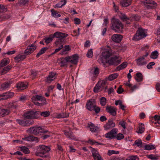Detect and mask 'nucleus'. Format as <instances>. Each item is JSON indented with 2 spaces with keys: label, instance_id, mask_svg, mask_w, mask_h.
Returning a JSON list of instances; mask_svg holds the SVG:
<instances>
[{
  "label": "nucleus",
  "instance_id": "f257e3e1",
  "mask_svg": "<svg viewBox=\"0 0 160 160\" xmlns=\"http://www.w3.org/2000/svg\"><path fill=\"white\" fill-rule=\"evenodd\" d=\"M112 29L116 32H119L123 28V25L121 22L118 19L113 18L111 20Z\"/></svg>",
  "mask_w": 160,
  "mask_h": 160
},
{
  "label": "nucleus",
  "instance_id": "f03ea898",
  "mask_svg": "<svg viewBox=\"0 0 160 160\" xmlns=\"http://www.w3.org/2000/svg\"><path fill=\"white\" fill-rule=\"evenodd\" d=\"M147 35V32L145 29L139 28L136 34L133 36L132 39L135 41H138L146 37Z\"/></svg>",
  "mask_w": 160,
  "mask_h": 160
},
{
  "label": "nucleus",
  "instance_id": "7ed1b4c3",
  "mask_svg": "<svg viewBox=\"0 0 160 160\" xmlns=\"http://www.w3.org/2000/svg\"><path fill=\"white\" fill-rule=\"evenodd\" d=\"M32 99L33 102L36 105L42 106L46 104V99L42 96L36 95L33 96Z\"/></svg>",
  "mask_w": 160,
  "mask_h": 160
},
{
  "label": "nucleus",
  "instance_id": "20e7f679",
  "mask_svg": "<svg viewBox=\"0 0 160 160\" xmlns=\"http://www.w3.org/2000/svg\"><path fill=\"white\" fill-rule=\"evenodd\" d=\"M48 131L45 130L41 127H34L29 128L27 130L28 132L35 135H38L39 133H46Z\"/></svg>",
  "mask_w": 160,
  "mask_h": 160
},
{
  "label": "nucleus",
  "instance_id": "39448f33",
  "mask_svg": "<svg viewBox=\"0 0 160 160\" xmlns=\"http://www.w3.org/2000/svg\"><path fill=\"white\" fill-rule=\"evenodd\" d=\"M38 149V151L36 152L35 155L41 157H43V155L48 152L50 149L49 147L43 145H40Z\"/></svg>",
  "mask_w": 160,
  "mask_h": 160
},
{
  "label": "nucleus",
  "instance_id": "423d86ee",
  "mask_svg": "<svg viewBox=\"0 0 160 160\" xmlns=\"http://www.w3.org/2000/svg\"><path fill=\"white\" fill-rule=\"evenodd\" d=\"M54 38H60L59 40L57 41L55 43L58 46L63 41V39L68 36L67 33L61 32H57L52 34Z\"/></svg>",
  "mask_w": 160,
  "mask_h": 160
},
{
  "label": "nucleus",
  "instance_id": "0eeeda50",
  "mask_svg": "<svg viewBox=\"0 0 160 160\" xmlns=\"http://www.w3.org/2000/svg\"><path fill=\"white\" fill-rule=\"evenodd\" d=\"M38 112L28 111L23 114V116L25 118L30 119H37L38 117Z\"/></svg>",
  "mask_w": 160,
  "mask_h": 160
},
{
  "label": "nucleus",
  "instance_id": "6e6552de",
  "mask_svg": "<svg viewBox=\"0 0 160 160\" xmlns=\"http://www.w3.org/2000/svg\"><path fill=\"white\" fill-rule=\"evenodd\" d=\"M121 62V60L119 59V57L115 56L111 57L109 60L105 61V62L108 63L110 65L117 66Z\"/></svg>",
  "mask_w": 160,
  "mask_h": 160
},
{
  "label": "nucleus",
  "instance_id": "1a4fd4ad",
  "mask_svg": "<svg viewBox=\"0 0 160 160\" xmlns=\"http://www.w3.org/2000/svg\"><path fill=\"white\" fill-rule=\"evenodd\" d=\"M148 55V53L147 52L145 55L139 57L135 60L138 66H141L146 64L147 62L145 61V58Z\"/></svg>",
  "mask_w": 160,
  "mask_h": 160
},
{
  "label": "nucleus",
  "instance_id": "9d476101",
  "mask_svg": "<svg viewBox=\"0 0 160 160\" xmlns=\"http://www.w3.org/2000/svg\"><path fill=\"white\" fill-rule=\"evenodd\" d=\"M145 7L148 9H152L156 8L157 7V4L153 1L146 0L143 1Z\"/></svg>",
  "mask_w": 160,
  "mask_h": 160
},
{
  "label": "nucleus",
  "instance_id": "9b49d317",
  "mask_svg": "<svg viewBox=\"0 0 160 160\" xmlns=\"http://www.w3.org/2000/svg\"><path fill=\"white\" fill-rule=\"evenodd\" d=\"M96 105V102L94 99H91L87 101L86 106L87 108L89 111L93 110Z\"/></svg>",
  "mask_w": 160,
  "mask_h": 160
},
{
  "label": "nucleus",
  "instance_id": "f8f14e48",
  "mask_svg": "<svg viewBox=\"0 0 160 160\" xmlns=\"http://www.w3.org/2000/svg\"><path fill=\"white\" fill-rule=\"evenodd\" d=\"M57 75V74L55 72H50L47 78L46 82L48 83H51L56 78Z\"/></svg>",
  "mask_w": 160,
  "mask_h": 160
},
{
  "label": "nucleus",
  "instance_id": "ddd939ff",
  "mask_svg": "<svg viewBox=\"0 0 160 160\" xmlns=\"http://www.w3.org/2000/svg\"><path fill=\"white\" fill-rule=\"evenodd\" d=\"M118 15L119 18L127 24H130L131 22V20L127 18L123 13L119 12H118Z\"/></svg>",
  "mask_w": 160,
  "mask_h": 160
},
{
  "label": "nucleus",
  "instance_id": "4468645a",
  "mask_svg": "<svg viewBox=\"0 0 160 160\" xmlns=\"http://www.w3.org/2000/svg\"><path fill=\"white\" fill-rule=\"evenodd\" d=\"M68 61L73 64H77L78 59V56L77 54H75L71 56L67 57Z\"/></svg>",
  "mask_w": 160,
  "mask_h": 160
},
{
  "label": "nucleus",
  "instance_id": "2eb2a0df",
  "mask_svg": "<svg viewBox=\"0 0 160 160\" xmlns=\"http://www.w3.org/2000/svg\"><path fill=\"white\" fill-rule=\"evenodd\" d=\"M37 47L36 45H34L33 44L31 45L28 46L27 47V49L24 51V53L26 55H28L31 54L36 49Z\"/></svg>",
  "mask_w": 160,
  "mask_h": 160
},
{
  "label": "nucleus",
  "instance_id": "dca6fc26",
  "mask_svg": "<svg viewBox=\"0 0 160 160\" xmlns=\"http://www.w3.org/2000/svg\"><path fill=\"white\" fill-rule=\"evenodd\" d=\"M12 83L13 82L12 81H9L2 84L0 85V91L9 88Z\"/></svg>",
  "mask_w": 160,
  "mask_h": 160
},
{
  "label": "nucleus",
  "instance_id": "f3484780",
  "mask_svg": "<svg viewBox=\"0 0 160 160\" xmlns=\"http://www.w3.org/2000/svg\"><path fill=\"white\" fill-rule=\"evenodd\" d=\"M106 111L113 116L116 115V110L114 107L111 106H107L106 108Z\"/></svg>",
  "mask_w": 160,
  "mask_h": 160
},
{
  "label": "nucleus",
  "instance_id": "a211bd4d",
  "mask_svg": "<svg viewBox=\"0 0 160 160\" xmlns=\"http://www.w3.org/2000/svg\"><path fill=\"white\" fill-rule=\"evenodd\" d=\"M115 126V124L113 121L109 120L108 122L104 125V128L105 130H108L114 127Z\"/></svg>",
  "mask_w": 160,
  "mask_h": 160
},
{
  "label": "nucleus",
  "instance_id": "6ab92c4d",
  "mask_svg": "<svg viewBox=\"0 0 160 160\" xmlns=\"http://www.w3.org/2000/svg\"><path fill=\"white\" fill-rule=\"evenodd\" d=\"M122 36L118 34H114L112 37V40L117 43L120 42L122 40Z\"/></svg>",
  "mask_w": 160,
  "mask_h": 160
},
{
  "label": "nucleus",
  "instance_id": "aec40b11",
  "mask_svg": "<svg viewBox=\"0 0 160 160\" xmlns=\"http://www.w3.org/2000/svg\"><path fill=\"white\" fill-rule=\"evenodd\" d=\"M92 153L94 160H100V155L97 150L93 149L92 150Z\"/></svg>",
  "mask_w": 160,
  "mask_h": 160
},
{
  "label": "nucleus",
  "instance_id": "412c9836",
  "mask_svg": "<svg viewBox=\"0 0 160 160\" xmlns=\"http://www.w3.org/2000/svg\"><path fill=\"white\" fill-rule=\"evenodd\" d=\"M107 85L106 79L102 80L101 82V91L106 92L108 89Z\"/></svg>",
  "mask_w": 160,
  "mask_h": 160
},
{
  "label": "nucleus",
  "instance_id": "4be33fe9",
  "mask_svg": "<svg viewBox=\"0 0 160 160\" xmlns=\"http://www.w3.org/2000/svg\"><path fill=\"white\" fill-rule=\"evenodd\" d=\"M12 68L11 65H8L3 68H0V74L3 75L6 73L10 71Z\"/></svg>",
  "mask_w": 160,
  "mask_h": 160
},
{
  "label": "nucleus",
  "instance_id": "5701e85b",
  "mask_svg": "<svg viewBox=\"0 0 160 160\" xmlns=\"http://www.w3.org/2000/svg\"><path fill=\"white\" fill-rule=\"evenodd\" d=\"M14 94L12 92H8L3 93V98H2V99H7L11 98L13 97Z\"/></svg>",
  "mask_w": 160,
  "mask_h": 160
},
{
  "label": "nucleus",
  "instance_id": "b1692460",
  "mask_svg": "<svg viewBox=\"0 0 160 160\" xmlns=\"http://www.w3.org/2000/svg\"><path fill=\"white\" fill-rule=\"evenodd\" d=\"M22 139L23 140L29 141H35L38 142V138L37 137H35L32 135L23 138Z\"/></svg>",
  "mask_w": 160,
  "mask_h": 160
},
{
  "label": "nucleus",
  "instance_id": "393cba45",
  "mask_svg": "<svg viewBox=\"0 0 160 160\" xmlns=\"http://www.w3.org/2000/svg\"><path fill=\"white\" fill-rule=\"evenodd\" d=\"M132 1V0H121L120 3L123 7H126L131 4Z\"/></svg>",
  "mask_w": 160,
  "mask_h": 160
},
{
  "label": "nucleus",
  "instance_id": "a878e982",
  "mask_svg": "<svg viewBox=\"0 0 160 160\" xmlns=\"http://www.w3.org/2000/svg\"><path fill=\"white\" fill-rule=\"evenodd\" d=\"M10 111L8 109H4L0 107V118L8 115Z\"/></svg>",
  "mask_w": 160,
  "mask_h": 160
},
{
  "label": "nucleus",
  "instance_id": "bb28decb",
  "mask_svg": "<svg viewBox=\"0 0 160 160\" xmlns=\"http://www.w3.org/2000/svg\"><path fill=\"white\" fill-rule=\"evenodd\" d=\"M124 84L126 86L128 87L130 89L131 92H133L135 89L138 88L137 85H135L133 86L130 83H129L128 82L124 83Z\"/></svg>",
  "mask_w": 160,
  "mask_h": 160
},
{
  "label": "nucleus",
  "instance_id": "cd10ccee",
  "mask_svg": "<svg viewBox=\"0 0 160 160\" xmlns=\"http://www.w3.org/2000/svg\"><path fill=\"white\" fill-rule=\"evenodd\" d=\"M128 65L127 62H123L121 64L118 66L115 69L116 71H119L125 68Z\"/></svg>",
  "mask_w": 160,
  "mask_h": 160
},
{
  "label": "nucleus",
  "instance_id": "c85d7f7f",
  "mask_svg": "<svg viewBox=\"0 0 160 160\" xmlns=\"http://www.w3.org/2000/svg\"><path fill=\"white\" fill-rule=\"evenodd\" d=\"M26 58V55H24L19 54L14 58V59L16 62L23 60Z\"/></svg>",
  "mask_w": 160,
  "mask_h": 160
},
{
  "label": "nucleus",
  "instance_id": "c756f323",
  "mask_svg": "<svg viewBox=\"0 0 160 160\" xmlns=\"http://www.w3.org/2000/svg\"><path fill=\"white\" fill-rule=\"evenodd\" d=\"M111 51H106L102 52V56L105 59L108 58L112 54Z\"/></svg>",
  "mask_w": 160,
  "mask_h": 160
},
{
  "label": "nucleus",
  "instance_id": "7c9ffc66",
  "mask_svg": "<svg viewBox=\"0 0 160 160\" xmlns=\"http://www.w3.org/2000/svg\"><path fill=\"white\" fill-rule=\"evenodd\" d=\"M67 57H66L65 58H62L59 60V63L61 64L60 66L61 67H64L67 65V62H68V60H67Z\"/></svg>",
  "mask_w": 160,
  "mask_h": 160
},
{
  "label": "nucleus",
  "instance_id": "2f4dec72",
  "mask_svg": "<svg viewBox=\"0 0 160 160\" xmlns=\"http://www.w3.org/2000/svg\"><path fill=\"white\" fill-rule=\"evenodd\" d=\"M64 134L67 138L71 139H75V137L72 132H68L66 130H64Z\"/></svg>",
  "mask_w": 160,
  "mask_h": 160
},
{
  "label": "nucleus",
  "instance_id": "473e14b6",
  "mask_svg": "<svg viewBox=\"0 0 160 160\" xmlns=\"http://www.w3.org/2000/svg\"><path fill=\"white\" fill-rule=\"evenodd\" d=\"M9 62V59L8 58H4L0 62V67H4L8 64Z\"/></svg>",
  "mask_w": 160,
  "mask_h": 160
},
{
  "label": "nucleus",
  "instance_id": "72a5a7b5",
  "mask_svg": "<svg viewBox=\"0 0 160 160\" xmlns=\"http://www.w3.org/2000/svg\"><path fill=\"white\" fill-rule=\"evenodd\" d=\"M17 87L19 89L23 90L26 88L27 87L23 82H20L17 84Z\"/></svg>",
  "mask_w": 160,
  "mask_h": 160
},
{
  "label": "nucleus",
  "instance_id": "f704fd0d",
  "mask_svg": "<svg viewBox=\"0 0 160 160\" xmlns=\"http://www.w3.org/2000/svg\"><path fill=\"white\" fill-rule=\"evenodd\" d=\"M66 2L67 0H62L58 3L56 4L54 7L61 8L65 5Z\"/></svg>",
  "mask_w": 160,
  "mask_h": 160
},
{
  "label": "nucleus",
  "instance_id": "c9c22d12",
  "mask_svg": "<svg viewBox=\"0 0 160 160\" xmlns=\"http://www.w3.org/2000/svg\"><path fill=\"white\" fill-rule=\"evenodd\" d=\"M18 105L17 102H10L8 104V107L9 108L16 109L18 106Z\"/></svg>",
  "mask_w": 160,
  "mask_h": 160
},
{
  "label": "nucleus",
  "instance_id": "e433bc0d",
  "mask_svg": "<svg viewBox=\"0 0 160 160\" xmlns=\"http://www.w3.org/2000/svg\"><path fill=\"white\" fill-rule=\"evenodd\" d=\"M38 115H40L41 116L44 117H47L49 116L50 114V112L49 111H46L44 112H40L38 111Z\"/></svg>",
  "mask_w": 160,
  "mask_h": 160
},
{
  "label": "nucleus",
  "instance_id": "4c0bfd02",
  "mask_svg": "<svg viewBox=\"0 0 160 160\" xmlns=\"http://www.w3.org/2000/svg\"><path fill=\"white\" fill-rule=\"evenodd\" d=\"M54 38L52 34H51L48 37H45L44 38L45 40V42L47 44H48L50 43L52 40Z\"/></svg>",
  "mask_w": 160,
  "mask_h": 160
},
{
  "label": "nucleus",
  "instance_id": "58836bf2",
  "mask_svg": "<svg viewBox=\"0 0 160 160\" xmlns=\"http://www.w3.org/2000/svg\"><path fill=\"white\" fill-rule=\"evenodd\" d=\"M90 130L92 132H97L99 128L95 126L92 123H91L89 126Z\"/></svg>",
  "mask_w": 160,
  "mask_h": 160
},
{
  "label": "nucleus",
  "instance_id": "ea45409f",
  "mask_svg": "<svg viewBox=\"0 0 160 160\" xmlns=\"http://www.w3.org/2000/svg\"><path fill=\"white\" fill-rule=\"evenodd\" d=\"M136 80L138 82H141L142 80L143 77L142 74L140 72H138L136 74Z\"/></svg>",
  "mask_w": 160,
  "mask_h": 160
},
{
  "label": "nucleus",
  "instance_id": "a19ab883",
  "mask_svg": "<svg viewBox=\"0 0 160 160\" xmlns=\"http://www.w3.org/2000/svg\"><path fill=\"white\" fill-rule=\"evenodd\" d=\"M158 56V53L157 51H154L152 52L150 56V57L153 59H157Z\"/></svg>",
  "mask_w": 160,
  "mask_h": 160
},
{
  "label": "nucleus",
  "instance_id": "79ce46f5",
  "mask_svg": "<svg viewBox=\"0 0 160 160\" xmlns=\"http://www.w3.org/2000/svg\"><path fill=\"white\" fill-rule=\"evenodd\" d=\"M48 48L47 47H44L42 48L40 51L37 53L36 55L37 58L39 57L42 54H43L45 52V51L48 50Z\"/></svg>",
  "mask_w": 160,
  "mask_h": 160
},
{
  "label": "nucleus",
  "instance_id": "37998d69",
  "mask_svg": "<svg viewBox=\"0 0 160 160\" xmlns=\"http://www.w3.org/2000/svg\"><path fill=\"white\" fill-rule=\"evenodd\" d=\"M90 72L91 73L95 75H97L99 74V69L97 68H92Z\"/></svg>",
  "mask_w": 160,
  "mask_h": 160
},
{
  "label": "nucleus",
  "instance_id": "c03bdc74",
  "mask_svg": "<svg viewBox=\"0 0 160 160\" xmlns=\"http://www.w3.org/2000/svg\"><path fill=\"white\" fill-rule=\"evenodd\" d=\"M144 124L143 123H142L139 126L137 132L138 133H142L144 132Z\"/></svg>",
  "mask_w": 160,
  "mask_h": 160
},
{
  "label": "nucleus",
  "instance_id": "a18cd8bd",
  "mask_svg": "<svg viewBox=\"0 0 160 160\" xmlns=\"http://www.w3.org/2000/svg\"><path fill=\"white\" fill-rule=\"evenodd\" d=\"M20 148V150L25 154H28L30 153V151L29 149L25 146L21 147Z\"/></svg>",
  "mask_w": 160,
  "mask_h": 160
},
{
  "label": "nucleus",
  "instance_id": "49530a36",
  "mask_svg": "<svg viewBox=\"0 0 160 160\" xmlns=\"http://www.w3.org/2000/svg\"><path fill=\"white\" fill-rule=\"evenodd\" d=\"M118 73H114L110 75L108 77V79L110 81L118 77Z\"/></svg>",
  "mask_w": 160,
  "mask_h": 160
},
{
  "label": "nucleus",
  "instance_id": "de8ad7c7",
  "mask_svg": "<svg viewBox=\"0 0 160 160\" xmlns=\"http://www.w3.org/2000/svg\"><path fill=\"white\" fill-rule=\"evenodd\" d=\"M145 149L147 150H150L154 149L155 148L154 145H153L148 144L145 146Z\"/></svg>",
  "mask_w": 160,
  "mask_h": 160
},
{
  "label": "nucleus",
  "instance_id": "09e8293b",
  "mask_svg": "<svg viewBox=\"0 0 160 160\" xmlns=\"http://www.w3.org/2000/svg\"><path fill=\"white\" fill-rule=\"evenodd\" d=\"M51 12L52 13V15L53 17L55 18H58L61 16V15L58 14L56 11L54 10L53 9L51 10Z\"/></svg>",
  "mask_w": 160,
  "mask_h": 160
},
{
  "label": "nucleus",
  "instance_id": "8fccbe9b",
  "mask_svg": "<svg viewBox=\"0 0 160 160\" xmlns=\"http://www.w3.org/2000/svg\"><path fill=\"white\" fill-rule=\"evenodd\" d=\"M142 141L140 139H138L136 140L134 143L133 144V145H136L139 147H141L142 146Z\"/></svg>",
  "mask_w": 160,
  "mask_h": 160
},
{
  "label": "nucleus",
  "instance_id": "3c124183",
  "mask_svg": "<svg viewBox=\"0 0 160 160\" xmlns=\"http://www.w3.org/2000/svg\"><path fill=\"white\" fill-rule=\"evenodd\" d=\"M100 88V84L99 83V81L94 88L93 89V92L95 93L98 92L99 91Z\"/></svg>",
  "mask_w": 160,
  "mask_h": 160
},
{
  "label": "nucleus",
  "instance_id": "603ef678",
  "mask_svg": "<svg viewBox=\"0 0 160 160\" xmlns=\"http://www.w3.org/2000/svg\"><path fill=\"white\" fill-rule=\"evenodd\" d=\"M111 133H112V136H113V138H115L116 136V134L118 132V130L117 129L114 128H113L110 131Z\"/></svg>",
  "mask_w": 160,
  "mask_h": 160
},
{
  "label": "nucleus",
  "instance_id": "864d4df0",
  "mask_svg": "<svg viewBox=\"0 0 160 160\" xmlns=\"http://www.w3.org/2000/svg\"><path fill=\"white\" fill-rule=\"evenodd\" d=\"M147 157L151 160H157L158 158V157L157 155L150 154L147 156Z\"/></svg>",
  "mask_w": 160,
  "mask_h": 160
},
{
  "label": "nucleus",
  "instance_id": "5fc2aeb1",
  "mask_svg": "<svg viewBox=\"0 0 160 160\" xmlns=\"http://www.w3.org/2000/svg\"><path fill=\"white\" fill-rule=\"evenodd\" d=\"M16 121L17 122L19 125L23 126H26L25 121L20 119H17Z\"/></svg>",
  "mask_w": 160,
  "mask_h": 160
},
{
  "label": "nucleus",
  "instance_id": "6e6d98bb",
  "mask_svg": "<svg viewBox=\"0 0 160 160\" xmlns=\"http://www.w3.org/2000/svg\"><path fill=\"white\" fill-rule=\"evenodd\" d=\"M93 56V52L92 49H90L88 50L87 54V56L88 58H92Z\"/></svg>",
  "mask_w": 160,
  "mask_h": 160
},
{
  "label": "nucleus",
  "instance_id": "4d7b16f0",
  "mask_svg": "<svg viewBox=\"0 0 160 160\" xmlns=\"http://www.w3.org/2000/svg\"><path fill=\"white\" fill-rule=\"evenodd\" d=\"M106 98L104 97L101 98V105L102 106H105L106 104Z\"/></svg>",
  "mask_w": 160,
  "mask_h": 160
},
{
  "label": "nucleus",
  "instance_id": "13d9d810",
  "mask_svg": "<svg viewBox=\"0 0 160 160\" xmlns=\"http://www.w3.org/2000/svg\"><path fill=\"white\" fill-rule=\"evenodd\" d=\"M26 126H29L33 124L34 121L31 119H29L25 121Z\"/></svg>",
  "mask_w": 160,
  "mask_h": 160
},
{
  "label": "nucleus",
  "instance_id": "bf43d9fd",
  "mask_svg": "<svg viewBox=\"0 0 160 160\" xmlns=\"http://www.w3.org/2000/svg\"><path fill=\"white\" fill-rule=\"evenodd\" d=\"M105 136L106 138H108L111 139L114 138H113V136H112L110 131L109 132L106 133L105 135Z\"/></svg>",
  "mask_w": 160,
  "mask_h": 160
},
{
  "label": "nucleus",
  "instance_id": "052dcab7",
  "mask_svg": "<svg viewBox=\"0 0 160 160\" xmlns=\"http://www.w3.org/2000/svg\"><path fill=\"white\" fill-rule=\"evenodd\" d=\"M119 152L113 150H109L108 151V155L110 156L113 154H118Z\"/></svg>",
  "mask_w": 160,
  "mask_h": 160
},
{
  "label": "nucleus",
  "instance_id": "680f3d73",
  "mask_svg": "<svg viewBox=\"0 0 160 160\" xmlns=\"http://www.w3.org/2000/svg\"><path fill=\"white\" fill-rule=\"evenodd\" d=\"M116 138L118 140H121L124 138V136L122 133H119L117 135Z\"/></svg>",
  "mask_w": 160,
  "mask_h": 160
},
{
  "label": "nucleus",
  "instance_id": "e2e57ef3",
  "mask_svg": "<svg viewBox=\"0 0 160 160\" xmlns=\"http://www.w3.org/2000/svg\"><path fill=\"white\" fill-rule=\"evenodd\" d=\"M119 124L124 129H125L126 128L125 125L126 124V123L125 121H120L119 122Z\"/></svg>",
  "mask_w": 160,
  "mask_h": 160
},
{
  "label": "nucleus",
  "instance_id": "0e129e2a",
  "mask_svg": "<svg viewBox=\"0 0 160 160\" xmlns=\"http://www.w3.org/2000/svg\"><path fill=\"white\" fill-rule=\"evenodd\" d=\"M155 64V63L154 62H149L147 66V68L148 69H150L152 68V66Z\"/></svg>",
  "mask_w": 160,
  "mask_h": 160
},
{
  "label": "nucleus",
  "instance_id": "69168bd1",
  "mask_svg": "<svg viewBox=\"0 0 160 160\" xmlns=\"http://www.w3.org/2000/svg\"><path fill=\"white\" fill-rule=\"evenodd\" d=\"M123 92V89L122 88L121 86H120L118 88L117 92L118 94H121Z\"/></svg>",
  "mask_w": 160,
  "mask_h": 160
},
{
  "label": "nucleus",
  "instance_id": "338daca9",
  "mask_svg": "<svg viewBox=\"0 0 160 160\" xmlns=\"http://www.w3.org/2000/svg\"><path fill=\"white\" fill-rule=\"evenodd\" d=\"M88 142L92 145H93L96 143L97 144H99V143L97 142H95L94 140H89L88 141Z\"/></svg>",
  "mask_w": 160,
  "mask_h": 160
},
{
  "label": "nucleus",
  "instance_id": "774afa93",
  "mask_svg": "<svg viewBox=\"0 0 160 160\" xmlns=\"http://www.w3.org/2000/svg\"><path fill=\"white\" fill-rule=\"evenodd\" d=\"M113 8L116 12H119L118 7L115 5L114 2L112 3Z\"/></svg>",
  "mask_w": 160,
  "mask_h": 160
}]
</instances>
